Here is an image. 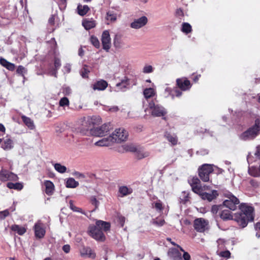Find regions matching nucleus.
<instances>
[{
  "instance_id": "17",
  "label": "nucleus",
  "mask_w": 260,
  "mask_h": 260,
  "mask_svg": "<svg viewBox=\"0 0 260 260\" xmlns=\"http://www.w3.org/2000/svg\"><path fill=\"white\" fill-rule=\"evenodd\" d=\"M115 140L113 138H111V135L107 138H104L101 140L96 142L94 145L98 146H107L114 143Z\"/></svg>"
},
{
  "instance_id": "29",
  "label": "nucleus",
  "mask_w": 260,
  "mask_h": 260,
  "mask_svg": "<svg viewBox=\"0 0 260 260\" xmlns=\"http://www.w3.org/2000/svg\"><path fill=\"white\" fill-rule=\"evenodd\" d=\"M220 217L223 220H228L232 219L233 216L230 210L225 209L221 210Z\"/></svg>"
},
{
  "instance_id": "38",
  "label": "nucleus",
  "mask_w": 260,
  "mask_h": 260,
  "mask_svg": "<svg viewBox=\"0 0 260 260\" xmlns=\"http://www.w3.org/2000/svg\"><path fill=\"white\" fill-rule=\"evenodd\" d=\"M79 185V183L73 178H69L66 182V187L68 188H75Z\"/></svg>"
},
{
  "instance_id": "15",
  "label": "nucleus",
  "mask_w": 260,
  "mask_h": 260,
  "mask_svg": "<svg viewBox=\"0 0 260 260\" xmlns=\"http://www.w3.org/2000/svg\"><path fill=\"white\" fill-rule=\"evenodd\" d=\"M148 22V18L145 16H142L136 19L131 23V27L134 29H139L144 26Z\"/></svg>"
},
{
  "instance_id": "62",
  "label": "nucleus",
  "mask_w": 260,
  "mask_h": 260,
  "mask_svg": "<svg viewBox=\"0 0 260 260\" xmlns=\"http://www.w3.org/2000/svg\"><path fill=\"white\" fill-rule=\"evenodd\" d=\"M183 196V198L180 199V202L183 204H185V203L188 200V194H186L185 192H184Z\"/></svg>"
},
{
  "instance_id": "56",
  "label": "nucleus",
  "mask_w": 260,
  "mask_h": 260,
  "mask_svg": "<svg viewBox=\"0 0 260 260\" xmlns=\"http://www.w3.org/2000/svg\"><path fill=\"white\" fill-rule=\"evenodd\" d=\"M9 214L8 210H5L4 211L0 212V219H4L5 217L8 216Z\"/></svg>"
},
{
  "instance_id": "47",
  "label": "nucleus",
  "mask_w": 260,
  "mask_h": 260,
  "mask_svg": "<svg viewBox=\"0 0 260 260\" xmlns=\"http://www.w3.org/2000/svg\"><path fill=\"white\" fill-rule=\"evenodd\" d=\"M89 72V70L87 69V66H84L81 70L80 73L82 77L84 78L87 77V74Z\"/></svg>"
},
{
  "instance_id": "5",
  "label": "nucleus",
  "mask_w": 260,
  "mask_h": 260,
  "mask_svg": "<svg viewBox=\"0 0 260 260\" xmlns=\"http://www.w3.org/2000/svg\"><path fill=\"white\" fill-rule=\"evenodd\" d=\"M222 194L226 198L223 202V206L231 210H235L237 209V205L240 203L239 199L227 190L223 191Z\"/></svg>"
},
{
  "instance_id": "24",
  "label": "nucleus",
  "mask_w": 260,
  "mask_h": 260,
  "mask_svg": "<svg viewBox=\"0 0 260 260\" xmlns=\"http://www.w3.org/2000/svg\"><path fill=\"white\" fill-rule=\"evenodd\" d=\"M21 119L23 123L29 129L33 130L35 128V125L34 121L30 118L25 115H22Z\"/></svg>"
},
{
  "instance_id": "26",
  "label": "nucleus",
  "mask_w": 260,
  "mask_h": 260,
  "mask_svg": "<svg viewBox=\"0 0 260 260\" xmlns=\"http://www.w3.org/2000/svg\"><path fill=\"white\" fill-rule=\"evenodd\" d=\"M118 191L121 194L120 197H123L131 194L133 192V189L126 186H121L119 187Z\"/></svg>"
},
{
  "instance_id": "41",
  "label": "nucleus",
  "mask_w": 260,
  "mask_h": 260,
  "mask_svg": "<svg viewBox=\"0 0 260 260\" xmlns=\"http://www.w3.org/2000/svg\"><path fill=\"white\" fill-rule=\"evenodd\" d=\"M55 170L60 173H64L67 171L66 166L61 165L60 164L56 163L54 165Z\"/></svg>"
},
{
  "instance_id": "49",
  "label": "nucleus",
  "mask_w": 260,
  "mask_h": 260,
  "mask_svg": "<svg viewBox=\"0 0 260 260\" xmlns=\"http://www.w3.org/2000/svg\"><path fill=\"white\" fill-rule=\"evenodd\" d=\"M69 105V101L66 97L61 98L59 101V106L63 107L64 106H68Z\"/></svg>"
},
{
  "instance_id": "8",
  "label": "nucleus",
  "mask_w": 260,
  "mask_h": 260,
  "mask_svg": "<svg viewBox=\"0 0 260 260\" xmlns=\"http://www.w3.org/2000/svg\"><path fill=\"white\" fill-rule=\"evenodd\" d=\"M111 128L110 123H105L101 126L94 127L91 131V135L99 137H104L109 132Z\"/></svg>"
},
{
  "instance_id": "42",
  "label": "nucleus",
  "mask_w": 260,
  "mask_h": 260,
  "mask_svg": "<svg viewBox=\"0 0 260 260\" xmlns=\"http://www.w3.org/2000/svg\"><path fill=\"white\" fill-rule=\"evenodd\" d=\"M181 30L183 32L188 34L191 31V26L188 23L184 22L182 24Z\"/></svg>"
},
{
  "instance_id": "32",
  "label": "nucleus",
  "mask_w": 260,
  "mask_h": 260,
  "mask_svg": "<svg viewBox=\"0 0 260 260\" xmlns=\"http://www.w3.org/2000/svg\"><path fill=\"white\" fill-rule=\"evenodd\" d=\"M2 148L5 150H9L13 148V142L10 139H6L2 145Z\"/></svg>"
},
{
  "instance_id": "9",
  "label": "nucleus",
  "mask_w": 260,
  "mask_h": 260,
  "mask_svg": "<svg viewBox=\"0 0 260 260\" xmlns=\"http://www.w3.org/2000/svg\"><path fill=\"white\" fill-rule=\"evenodd\" d=\"M111 138H113L116 143H120L125 141L128 137L127 132L123 128H118L115 131V132L111 135Z\"/></svg>"
},
{
  "instance_id": "46",
  "label": "nucleus",
  "mask_w": 260,
  "mask_h": 260,
  "mask_svg": "<svg viewBox=\"0 0 260 260\" xmlns=\"http://www.w3.org/2000/svg\"><path fill=\"white\" fill-rule=\"evenodd\" d=\"M154 69L151 65H146L143 69V72L145 74L151 73L153 72Z\"/></svg>"
},
{
  "instance_id": "3",
  "label": "nucleus",
  "mask_w": 260,
  "mask_h": 260,
  "mask_svg": "<svg viewBox=\"0 0 260 260\" xmlns=\"http://www.w3.org/2000/svg\"><path fill=\"white\" fill-rule=\"evenodd\" d=\"M260 133V119L255 120L254 124L243 132L240 136V139L243 141H247L254 139Z\"/></svg>"
},
{
  "instance_id": "19",
  "label": "nucleus",
  "mask_w": 260,
  "mask_h": 260,
  "mask_svg": "<svg viewBox=\"0 0 260 260\" xmlns=\"http://www.w3.org/2000/svg\"><path fill=\"white\" fill-rule=\"evenodd\" d=\"M35 236L38 238H43L45 234V230L43 228L40 222H37L34 226Z\"/></svg>"
},
{
  "instance_id": "6",
  "label": "nucleus",
  "mask_w": 260,
  "mask_h": 260,
  "mask_svg": "<svg viewBox=\"0 0 260 260\" xmlns=\"http://www.w3.org/2000/svg\"><path fill=\"white\" fill-rule=\"evenodd\" d=\"M213 171V169L211 165L204 164L199 169V176L203 181L207 182L209 181V175Z\"/></svg>"
},
{
  "instance_id": "44",
  "label": "nucleus",
  "mask_w": 260,
  "mask_h": 260,
  "mask_svg": "<svg viewBox=\"0 0 260 260\" xmlns=\"http://www.w3.org/2000/svg\"><path fill=\"white\" fill-rule=\"evenodd\" d=\"M137 147L133 144H127L124 146V149L126 151L135 152L137 150Z\"/></svg>"
},
{
  "instance_id": "2",
  "label": "nucleus",
  "mask_w": 260,
  "mask_h": 260,
  "mask_svg": "<svg viewBox=\"0 0 260 260\" xmlns=\"http://www.w3.org/2000/svg\"><path fill=\"white\" fill-rule=\"evenodd\" d=\"M110 223L108 222L101 220L96 221L95 225H90L88 228L89 235L96 241H104L105 236L103 231L107 232L110 230Z\"/></svg>"
},
{
  "instance_id": "27",
  "label": "nucleus",
  "mask_w": 260,
  "mask_h": 260,
  "mask_svg": "<svg viewBox=\"0 0 260 260\" xmlns=\"http://www.w3.org/2000/svg\"><path fill=\"white\" fill-rule=\"evenodd\" d=\"M11 230L19 235H23L26 231L25 227L17 224H14L11 226Z\"/></svg>"
},
{
  "instance_id": "37",
  "label": "nucleus",
  "mask_w": 260,
  "mask_h": 260,
  "mask_svg": "<svg viewBox=\"0 0 260 260\" xmlns=\"http://www.w3.org/2000/svg\"><path fill=\"white\" fill-rule=\"evenodd\" d=\"M7 186L10 189H14L17 190H21L23 186L22 184L19 182L15 183L12 182H9L7 183Z\"/></svg>"
},
{
  "instance_id": "34",
  "label": "nucleus",
  "mask_w": 260,
  "mask_h": 260,
  "mask_svg": "<svg viewBox=\"0 0 260 260\" xmlns=\"http://www.w3.org/2000/svg\"><path fill=\"white\" fill-rule=\"evenodd\" d=\"M155 94L154 89L152 88H146L143 91V94L146 99H148Z\"/></svg>"
},
{
  "instance_id": "45",
  "label": "nucleus",
  "mask_w": 260,
  "mask_h": 260,
  "mask_svg": "<svg viewBox=\"0 0 260 260\" xmlns=\"http://www.w3.org/2000/svg\"><path fill=\"white\" fill-rule=\"evenodd\" d=\"M90 202L92 205H93L95 208L93 210L91 211V212H94L96 209L98 208L99 205V202L96 200L95 197H91L90 198Z\"/></svg>"
},
{
  "instance_id": "21",
  "label": "nucleus",
  "mask_w": 260,
  "mask_h": 260,
  "mask_svg": "<svg viewBox=\"0 0 260 260\" xmlns=\"http://www.w3.org/2000/svg\"><path fill=\"white\" fill-rule=\"evenodd\" d=\"M128 85V79L127 77H125L120 82L116 84V86L117 89H116V90L117 91H125Z\"/></svg>"
},
{
  "instance_id": "28",
  "label": "nucleus",
  "mask_w": 260,
  "mask_h": 260,
  "mask_svg": "<svg viewBox=\"0 0 260 260\" xmlns=\"http://www.w3.org/2000/svg\"><path fill=\"white\" fill-rule=\"evenodd\" d=\"M117 14L113 10H109L106 13V19L110 22H115L117 20Z\"/></svg>"
},
{
  "instance_id": "52",
  "label": "nucleus",
  "mask_w": 260,
  "mask_h": 260,
  "mask_svg": "<svg viewBox=\"0 0 260 260\" xmlns=\"http://www.w3.org/2000/svg\"><path fill=\"white\" fill-rule=\"evenodd\" d=\"M177 246L178 247H179V248L181 251L183 252V259L184 260H189L190 259V256L188 252L184 251L182 247H181L180 246H179L178 245Z\"/></svg>"
},
{
  "instance_id": "43",
  "label": "nucleus",
  "mask_w": 260,
  "mask_h": 260,
  "mask_svg": "<svg viewBox=\"0 0 260 260\" xmlns=\"http://www.w3.org/2000/svg\"><path fill=\"white\" fill-rule=\"evenodd\" d=\"M70 209L74 212H80L83 214H85V212H83L82 209L75 206L73 203L72 201H70L69 202Z\"/></svg>"
},
{
  "instance_id": "63",
  "label": "nucleus",
  "mask_w": 260,
  "mask_h": 260,
  "mask_svg": "<svg viewBox=\"0 0 260 260\" xmlns=\"http://www.w3.org/2000/svg\"><path fill=\"white\" fill-rule=\"evenodd\" d=\"M250 183L252 186L254 187H257L259 185L258 183L254 179L251 180L250 181Z\"/></svg>"
},
{
  "instance_id": "23",
  "label": "nucleus",
  "mask_w": 260,
  "mask_h": 260,
  "mask_svg": "<svg viewBox=\"0 0 260 260\" xmlns=\"http://www.w3.org/2000/svg\"><path fill=\"white\" fill-rule=\"evenodd\" d=\"M81 255L82 256H87L88 257L94 258L95 254L89 247H84L81 250Z\"/></svg>"
},
{
  "instance_id": "50",
  "label": "nucleus",
  "mask_w": 260,
  "mask_h": 260,
  "mask_svg": "<svg viewBox=\"0 0 260 260\" xmlns=\"http://www.w3.org/2000/svg\"><path fill=\"white\" fill-rule=\"evenodd\" d=\"M222 205H213L211 208V212L213 214H216L219 210H222Z\"/></svg>"
},
{
  "instance_id": "36",
  "label": "nucleus",
  "mask_w": 260,
  "mask_h": 260,
  "mask_svg": "<svg viewBox=\"0 0 260 260\" xmlns=\"http://www.w3.org/2000/svg\"><path fill=\"white\" fill-rule=\"evenodd\" d=\"M82 25L86 30L93 28L95 26L94 21L89 20H84L82 22Z\"/></svg>"
},
{
  "instance_id": "48",
  "label": "nucleus",
  "mask_w": 260,
  "mask_h": 260,
  "mask_svg": "<svg viewBox=\"0 0 260 260\" xmlns=\"http://www.w3.org/2000/svg\"><path fill=\"white\" fill-rule=\"evenodd\" d=\"M91 42L96 48H98L100 46V43L97 38L92 36L91 37Z\"/></svg>"
},
{
  "instance_id": "4",
  "label": "nucleus",
  "mask_w": 260,
  "mask_h": 260,
  "mask_svg": "<svg viewBox=\"0 0 260 260\" xmlns=\"http://www.w3.org/2000/svg\"><path fill=\"white\" fill-rule=\"evenodd\" d=\"M101 119L99 117H88L82 121L80 129L81 133L87 135L89 133L91 135V131L93 129L94 125L100 123Z\"/></svg>"
},
{
  "instance_id": "11",
  "label": "nucleus",
  "mask_w": 260,
  "mask_h": 260,
  "mask_svg": "<svg viewBox=\"0 0 260 260\" xmlns=\"http://www.w3.org/2000/svg\"><path fill=\"white\" fill-rule=\"evenodd\" d=\"M18 179L17 176L14 173L2 169L0 171V180L5 182L8 180L16 181Z\"/></svg>"
},
{
  "instance_id": "13",
  "label": "nucleus",
  "mask_w": 260,
  "mask_h": 260,
  "mask_svg": "<svg viewBox=\"0 0 260 260\" xmlns=\"http://www.w3.org/2000/svg\"><path fill=\"white\" fill-rule=\"evenodd\" d=\"M101 40L103 49L108 51L111 47V38L109 30H105L103 32Z\"/></svg>"
},
{
  "instance_id": "60",
  "label": "nucleus",
  "mask_w": 260,
  "mask_h": 260,
  "mask_svg": "<svg viewBox=\"0 0 260 260\" xmlns=\"http://www.w3.org/2000/svg\"><path fill=\"white\" fill-rule=\"evenodd\" d=\"M254 155L256 158H260V145L256 147V151L254 153Z\"/></svg>"
},
{
  "instance_id": "64",
  "label": "nucleus",
  "mask_w": 260,
  "mask_h": 260,
  "mask_svg": "<svg viewBox=\"0 0 260 260\" xmlns=\"http://www.w3.org/2000/svg\"><path fill=\"white\" fill-rule=\"evenodd\" d=\"M125 218L124 217L120 216L119 217V221L121 226L122 227L124 225V223L125 222Z\"/></svg>"
},
{
  "instance_id": "7",
  "label": "nucleus",
  "mask_w": 260,
  "mask_h": 260,
  "mask_svg": "<svg viewBox=\"0 0 260 260\" xmlns=\"http://www.w3.org/2000/svg\"><path fill=\"white\" fill-rule=\"evenodd\" d=\"M148 107L151 115L154 117L163 116L167 113L165 109L162 106L155 104L153 102L149 103Z\"/></svg>"
},
{
  "instance_id": "51",
  "label": "nucleus",
  "mask_w": 260,
  "mask_h": 260,
  "mask_svg": "<svg viewBox=\"0 0 260 260\" xmlns=\"http://www.w3.org/2000/svg\"><path fill=\"white\" fill-rule=\"evenodd\" d=\"M152 223L158 226H162L165 223V220L162 219L156 218L153 219Z\"/></svg>"
},
{
  "instance_id": "58",
  "label": "nucleus",
  "mask_w": 260,
  "mask_h": 260,
  "mask_svg": "<svg viewBox=\"0 0 260 260\" xmlns=\"http://www.w3.org/2000/svg\"><path fill=\"white\" fill-rule=\"evenodd\" d=\"M184 15L183 12L180 9H177L176 11V16L179 19H181Z\"/></svg>"
},
{
  "instance_id": "30",
  "label": "nucleus",
  "mask_w": 260,
  "mask_h": 260,
  "mask_svg": "<svg viewBox=\"0 0 260 260\" xmlns=\"http://www.w3.org/2000/svg\"><path fill=\"white\" fill-rule=\"evenodd\" d=\"M0 63L2 66L5 67L7 69L10 71H13L15 69L14 64L8 61L6 59L3 58H0Z\"/></svg>"
},
{
  "instance_id": "12",
  "label": "nucleus",
  "mask_w": 260,
  "mask_h": 260,
  "mask_svg": "<svg viewBox=\"0 0 260 260\" xmlns=\"http://www.w3.org/2000/svg\"><path fill=\"white\" fill-rule=\"evenodd\" d=\"M209 189H210V188L209 186H208V187L203 188L201 192L198 193L197 194H199L202 199L207 200L210 202L216 198L218 196V193L217 191L215 190H213L211 193L204 192L205 190Z\"/></svg>"
},
{
  "instance_id": "20",
  "label": "nucleus",
  "mask_w": 260,
  "mask_h": 260,
  "mask_svg": "<svg viewBox=\"0 0 260 260\" xmlns=\"http://www.w3.org/2000/svg\"><path fill=\"white\" fill-rule=\"evenodd\" d=\"M113 44L117 49L123 48L124 46V43L122 39V35L120 34H116L113 39Z\"/></svg>"
},
{
  "instance_id": "18",
  "label": "nucleus",
  "mask_w": 260,
  "mask_h": 260,
  "mask_svg": "<svg viewBox=\"0 0 260 260\" xmlns=\"http://www.w3.org/2000/svg\"><path fill=\"white\" fill-rule=\"evenodd\" d=\"M168 254L172 260H182L181 253L176 248L170 249Z\"/></svg>"
},
{
  "instance_id": "59",
  "label": "nucleus",
  "mask_w": 260,
  "mask_h": 260,
  "mask_svg": "<svg viewBox=\"0 0 260 260\" xmlns=\"http://www.w3.org/2000/svg\"><path fill=\"white\" fill-rule=\"evenodd\" d=\"M154 207L156 210L159 211H161L162 209L161 203L160 201L155 203Z\"/></svg>"
},
{
  "instance_id": "39",
  "label": "nucleus",
  "mask_w": 260,
  "mask_h": 260,
  "mask_svg": "<svg viewBox=\"0 0 260 260\" xmlns=\"http://www.w3.org/2000/svg\"><path fill=\"white\" fill-rule=\"evenodd\" d=\"M165 137L167 140L171 142L173 145H176L177 143V139L175 135H171V134L167 132L165 134Z\"/></svg>"
},
{
  "instance_id": "14",
  "label": "nucleus",
  "mask_w": 260,
  "mask_h": 260,
  "mask_svg": "<svg viewBox=\"0 0 260 260\" xmlns=\"http://www.w3.org/2000/svg\"><path fill=\"white\" fill-rule=\"evenodd\" d=\"M208 221L203 218H198L194 221V228L199 232H203L207 228Z\"/></svg>"
},
{
  "instance_id": "55",
  "label": "nucleus",
  "mask_w": 260,
  "mask_h": 260,
  "mask_svg": "<svg viewBox=\"0 0 260 260\" xmlns=\"http://www.w3.org/2000/svg\"><path fill=\"white\" fill-rule=\"evenodd\" d=\"M54 65L56 71L59 69L61 66V62L60 59L57 58H55Z\"/></svg>"
},
{
  "instance_id": "22",
  "label": "nucleus",
  "mask_w": 260,
  "mask_h": 260,
  "mask_svg": "<svg viewBox=\"0 0 260 260\" xmlns=\"http://www.w3.org/2000/svg\"><path fill=\"white\" fill-rule=\"evenodd\" d=\"M108 86V83L103 80L97 81L93 85V89L98 90H104Z\"/></svg>"
},
{
  "instance_id": "10",
  "label": "nucleus",
  "mask_w": 260,
  "mask_h": 260,
  "mask_svg": "<svg viewBox=\"0 0 260 260\" xmlns=\"http://www.w3.org/2000/svg\"><path fill=\"white\" fill-rule=\"evenodd\" d=\"M188 183L191 186L192 191L196 193L201 192L203 188L208 187L206 185L202 186L200 179L197 177L188 180Z\"/></svg>"
},
{
  "instance_id": "53",
  "label": "nucleus",
  "mask_w": 260,
  "mask_h": 260,
  "mask_svg": "<svg viewBox=\"0 0 260 260\" xmlns=\"http://www.w3.org/2000/svg\"><path fill=\"white\" fill-rule=\"evenodd\" d=\"M218 254L221 257L229 258L231 256V253L229 250L221 251Z\"/></svg>"
},
{
  "instance_id": "35",
  "label": "nucleus",
  "mask_w": 260,
  "mask_h": 260,
  "mask_svg": "<svg viewBox=\"0 0 260 260\" xmlns=\"http://www.w3.org/2000/svg\"><path fill=\"white\" fill-rule=\"evenodd\" d=\"M78 14L81 16L85 15L89 10V8L87 5L82 6L79 5L77 7Z\"/></svg>"
},
{
  "instance_id": "31",
  "label": "nucleus",
  "mask_w": 260,
  "mask_h": 260,
  "mask_svg": "<svg viewBox=\"0 0 260 260\" xmlns=\"http://www.w3.org/2000/svg\"><path fill=\"white\" fill-rule=\"evenodd\" d=\"M180 90L181 89H178L177 88H175L173 90H171L170 88H167L165 91L168 92L173 99L175 96L180 97L182 95V92Z\"/></svg>"
},
{
  "instance_id": "1",
  "label": "nucleus",
  "mask_w": 260,
  "mask_h": 260,
  "mask_svg": "<svg viewBox=\"0 0 260 260\" xmlns=\"http://www.w3.org/2000/svg\"><path fill=\"white\" fill-rule=\"evenodd\" d=\"M240 211L235 214L234 220L242 228L246 227L249 221L254 219V209L245 203L239 205Z\"/></svg>"
},
{
  "instance_id": "40",
  "label": "nucleus",
  "mask_w": 260,
  "mask_h": 260,
  "mask_svg": "<svg viewBox=\"0 0 260 260\" xmlns=\"http://www.w3.org/2000/svg\"><path fill=\"white\" fill-rule=\"evenodd\" d=\"M248 172L249 174L253 177H258L260 176L259 169L256 167H252L249 169Z\"/></svg>"
},
{
  "instance_id": "57",
  "label": "nucleus",
  "mask_w": 260,
  "mask_h": 260,
  "mask_svg": "<svg viewBox=\"0 0 260 260\" xmlns=\"http://www.w3.org/2000/svg\"><path fill=\"white\" fill-rule=\"evenodd\" d=\"M26 72L25 69L22 66H19L17 69V73L24 76V73Z\"/></svg>"
},
{
  "instance_id": "61",
  "label": "nucleus",
  "mask_w": 260,
  "mask_h": 260,
  "mask_svg": "<svg viewBox=\"0 0 260 260\" xmlns=\"http://www.w3.org/2000/svg\"><path fill=\"white\" fill-rule=\"evenodd\" d=\"M62 250L65 253H69L70 251V246L68 244L63 245L62 247Z\"/></svg>"
},
{
  "instance_id": "33",
  "label": "nucleus",
  "mask_w": 260,
  "mask_h": 260,
  "mask_svg": "<svg viewBox=\"0 0 260 260\" xmlns=\"http://www.w3.org/2000/svg\"><path fill=\"white\" fill-rule=\"evenodd\" d=\"M46 187V193L48 195L51 194L54 190V184L50 181H46L44 183Z\"/></svg>"
},
{
  "instance_id": "16",
  "label": "nucleus",
  "mask_w": 260,
  "mask_h": 260,
  "mask_svg": "<svg viewBox=\"0 0 260 260\" xmlns=\"http://www.w3.org/2000/svg\"><path fill=\"white\" fill-rule=\"evenodd\" d=\"M176 83L179 88L182 91L188 90L191 87L190 81L185 78L177 79Z\"/></svg>"
},
{
  "instance_id": "54",
  "label": "nucleus",
  "mask_w": 260,
  "mask_h": 260,
  "mask_svg": "<svg viewBox=\"0 0 260 260\" xmlns=\"http://www.w3.org/2000/svg\"><path fill=\"white\" fill-rule=\"evenodd\" d=\"M218 244V247L219 250H222L224 249L225 241L223 239H218L217 241Z\"/></svg>"
},
{
  "instance_id": "25",
  "label": "nucleus",
  "mask_w": 260,
  "mask_h": 260,
  "mask_svg": "<svg viewBox=\"0 0 260 260\" xmlns=\"http://www.w3.org/2000/svg\"><path fill=\"white\" fill-rule=\"evenodd\" d=\"M135 155L138 159H141L149 156L150 153L148 151H145L143 148H137L135 152Z\"/></svg>"
}]
</instances>
